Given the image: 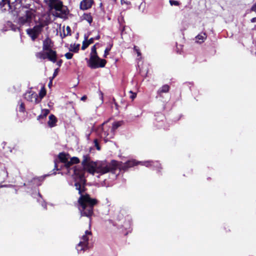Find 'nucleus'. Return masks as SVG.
<instances>
[{"instance_id": "nucleus-1", "label": "nucleus", "mask_w": 256, "mask_h": 256, "mask_svg": "<svg viewBox=\"0 0 256 256\" xmlns=\"http://www.w3.org/2000/svg\"><path fill=\"white\" fill-rule=\"evenodd\" d=\"M74 173V178L78 180L74 184L76 188L78 190L80 197L78 202L79 204V210L82 216L87 217L91 216L93 214L94 206L97 203L96 199L92 198L90 196L85 192L84 188V170L81 168L74 167L68 170V172L71 174L70 171Z\"/></svg>"}, {"instance_id": "nucleus-2", "label": "nucleus", "mask_w": 256, "mask_h": 256, "mask_svg": "<svg viewBox=\"0 0 256 256\" xmlns=\"http://www.w3.org/2000/svg\"><path fill=\"white\" fill-rule=\"evenodd\" d=\"M150 162L149 161L137 162L135 160H132L126 162L122 166L114 160H112L110 162H108L106 161L95 162L88 161L85 159L82 161V164L84 168L92 174H94L95 173L104 174L109 172H112L118 168L125 170L139 163L146 166H148L151 165Z\"/></svg>"}, {"instance_id": "nucleus-3", "label": "nucleus", "mask_w": 256, "mask_h": 256, "mask_svg": "<svg viewBox=\"0 0 256 256\" xmlns=\"http://www.w3.org/2000/svg\"><path fill=\"white\" fill-rule=\"evenodd\" d=\"M36 15L34 10L22 8L18 16V24L20 26H30L34 20Z\"/></svg>"}, {"instance_id": "nucleus-4", "label": "nucleus", "mask_w": 256, "mask_h": 256, "mask_svg": "<svg viewBox=\"0 0 256 256\" xmlns=\"http://www.w3.org/2000/svg\"><path fill=\"white\" fill-rule=\"evenodd\" d=\"M44 2L48 6L50 10H55L54 12H52V15L54 16L63 18L68 13V8L64 6L60 0H44Z\"/></svg>"}, {"instance_id": "nucleus-5", "label": "nucleus", "mask_w": 256, "mask_h": 256, "mask_svg": "<svg viewBox=\"0 0 256 256\" xmlns=\"http://www.w3.org/2000/svg\"><path fill=\"white\" fill-rule=\"evenodd\" d=\"M47 24L48 23L46 22H40L38 24H36L34 28H28L26 30V33L32 40H34L41 33L44 26Z\"/></svg>"}, {"instance_id": "nucleus-6", "label": "nucleus", "mask_w": 256, "mask_h": 256, "mask_svg": "<svg viewBox=\"0 0 256 256\" xmlns=\"http://www.w3.org/2000/svg\"><path fill=\"white\" fill-rule=\"evenodd\" d=\"M58 158L67 168H68L73 164H78L80 162L77 157L70 158L69 154L62 152L59 154Z\"/></svg>"}, {"instance_id": "nucleus-7", "label": "nucleus", "mask_w": 256, "mask_h": 256, "mask_svg": "<svg viewBox=\"0 0 256 256\" xmlns=\"http://www.w3.org/2000/svg\"><path fill=\"white\" fill-rule=\"evenodd\" d=\"M92 236L91 232L88 230L85 231V233L82 238L78 244L77 245L76 248L79 252L84 251L88 248V240Z\"/></svg>"}, {"instance_id": "nucleus-8", "label": "nucleus", "mask_w": 256, "mask_h": 256, "mask_svg": "<svg viewBox=\"0 0 256 256\" xmlns=\"http://www.w3.org/2000/svg\"><path fill=\"white\" fill-rule=\"evenodd\" d=\"M106 60L100 58L97 54L90 57L88 60V65L92 68H103L105 66Z\"/></svg>"}, {"instance_id": "nucleus-9", "label": "nucleus", "mask_w": 256, "mask_h": 256, "mask_svg": "<svg viewBox=\"0 0 256 256\" xmlns=\"http://www.w3.org/2000/svg\"><path fill=\"white\" fill-rule=\"evenodd\" d=\"M19 5L16 4V5L11 4L10 2H8L7 0H2L0 2V10L2 12H4L6 10H10L11 11L15 10L16 8V6Z\"/></svg>"}, {"instance_id": "nucleus-10", "label": "nucleus", "mask_w": 256, "mask_h": 256, "mask_svg": "<svg viewBox=\"0 0 256 256\" xmlns=\"http://www.w3.org/2000/svg\"><path fill=\"white\" fill-rule=\"evenodd\" d=\"M24 98L27 100L34 104H38L40 102V100H38V96L37 94L32 91L26 92L25 94Z\"/></svg>"}, {"instance_id": "nucleus-11", "label": "nucleus", "mask_w": 256, "mask_h": 256, "mask_svg": "<svg viewBox=\"0 0 256 256\" xmlns=\"http://www.w3.org/2000/svg\"><path fill=\"white\" fill-rule=\"evenodd\" d=\"M109 126H108L106 123H104L102 126L100 127L98 130V132L100 136L104 138L105 142L109 140L112 138H108V136H103L104 133L108 134L110 133V130H108Z\"/></svg>"}, {"instance_id": "nucleus-12", "label": "nucleus", "mask_w": 256, "mask_h": 256, "mask_svg": "<svg viewBox=\"0 0 256 256\" xmlns=\"http://www.w3.org/2000/svg\"><path fill=\"white\" fill-rule=\"evenodd\" d=\"M122 124V122H114L112 126H109L108 130H110V133H104V136H108V138H113L114 136V131Z\"/></svg>"}, {"instance_id": "nucleus-13", "label": "nucleus", "mask_w": 256, "mask_h": 256, "mask_svg": "<svg viewBox=\"0 0 256 256\" xmlns=\"http://www.w3.org/2000/svg\"><path fill=\"white\" fill-rule=\"evenodd\" d=\"M53 43L51 40L46 38L43 42L42 49L44 51H48L52 50Z\"/></svg>"}, {"instance_id": "nucleus-14", "label": "nucleus", "mask_w": 256, "mask_h": 256, "mask_svg": "<svg viewBox=\"0 0 256 256\" xmlns=\"http://www.w3.org/2000/svg\"><path fill=\"white\" fill-rule=\"evenodd\" d=\"M46 58L49 60L56 62L57 59L56 52L52 50L46 51Z\"/></svg>"}, {"instance_id": "nucleus-15", "label": "nucleus", "mask_w": 256, "mask_h": 256, "mask_svg": "<svg viewBox=\"0 0 256 256\" xmlns=\"http://www.w3.org/2000/svg\"><path fill=\"white\" fill-rule=\"evenodd\" d=\"M93 4V0H82L80 4V8L86 10L91 8Z\"/></svg>"}, {"instance_id": "nucleus-16", "label": "nucleus", "mask_w": 256, "mask_h": 256, "mask_svg": "<svg viewBox=\"0 0 256 256\" xmlns=\"http://www.w3.org/2000/svg\"><path fill=\"white\" fill-rule=\"evenodd\" d=\"M56 121V116L53 114H50L49 116V120L48 122V126L50 128L54 127L55 126Z\"/></svg>"}, {"instance_id": "nucleus-17", "label": "nucleus", "mask_w": 256, "mask_h": 256, "mask_svg": "<svg viewBox=\"0 0 256 256\" xmlns=\"http://www.w3.org/2000/svg\"><path fill=\"white\" fill-rule=\"evenodd\" d=\"M206 36L205 33H200L196 37V42L198 43H202L206 39Z\"/></svg>"}, {"instance_id": "nucleus-18", "label": "nucleus", "mask_w": 256, "mask_h": 256, "mask_svg": "<svg viewBox=\"0 0 256 256\" xmlns=\"http://www.w3.org/2000/svg\"><path fill=\"white\" fill-rule=\"evenodd\" d=\"M82 18L86 20L90 24L92 22V18L90 14H84L82 16Z\"/></svg>"}, {"instance_id": "nucleus-19", "label": "nucleus", "mask_w": 256, "mask_h": 256, "mask_svg": "<svg viewBox=\"0 0 256 256\" xmlns=\"http://www.w3.org/2000/svg\"><path fill=\"white\" fill-rule=\"evenodd\" d=\"M80 48V44H71L70 47V50L76 52H78Z\"/></svg>"}, {"instance_id": "nucleus-20", "label": "nucleus", "mask_w": 256, "mask_h": 256, "mask_svg": "<svg viewBox=\"0 0 256 256\" xmlns=\"http://www.w3.org/2000/svg\"><path fill=\"white\" fill-rule=\"evenodd\" d=\"M36 56L38 58L44 60L46 58V51H42L40 52H38L36 54Z\"/></svg>"}, {"instance_id": "nucleus-21", "label": "nucleus", "mask_w": 256, "mask_h": 256, "mask_svg": "<svg viewBox=\"0 0 256 256\" xmlns=\"http://www.w3.org/2000/svg\"><path fill=\"white\" fill-rule=\"evenodd\" d=\"M169 86L168 85H164L158 91L159 94H161L162 92H168L169 90Z\"/></svg>"}, {"instance_id": "nucleus-22", "label": "nucleus", "mask_w": 256, "mask_h": 256, "mask_svg": "<svg viewBox=\"0 0 256 256\" xmlns=\"http://www.w3.org/2000/svg\"><path fill=\"white\" fill-rule=\"evenodd\" d=\"M50 110L48 109H44L42 110V114L38 116V118H45L49 114Z\"/></svg>"}, {"instance_id": "nucleus-23", "label": "nucleus", "mask_w": 256, "mask_h": 256, "mask_svg": "<svg viewBox=\"0 0 256 256\" xmlns=\"http://www.w3.org/2000/svg\"><path fill=\"white\" fill-rule=\"evenodd\" d=\"M46 92L44 88H42L39 93L40 98H38V100H40V101L46 95Z\"/></svg>"}, {"instance_id": "nucleus-24", "label": "nucleus", "mask_w": 256, "mask_h": 256, "mask_svg": "<svg viewBox=\"0 0 256 256\" xmlns=\"http://www.w3.org/2000/svg\"><path fill=\"white\" fill-rule=\"evenodd\" d=\"M95 54H97L96 51V46L94 45L92 48L90 56H95Z\"/></svg>"}, {"instance_id": "nucleus-25", "label": "nucleus", "mask_w": 256, "mask_h": 256, "mask_svg": "<svg viewBox=\"0 0 256 256\" xmlns=\"http://www.w3.org/2000/svg\"><path fill=\"white\" fill-rule=\"evenodd\" d=\"M90 44L87 41H84L82 43V50H84Z\"/></svg>"}, {"instance_id": "nucleus-26", "label": "nucleus", "mask_w": 256, "mask_h": 256, "mask_svg": "<svg viewBox=\"0 0 256 256\" xmlns=\"http://www.w3.org/2000/svg\"><path fill=\"white\" fill-rule=\"evenodd\" d=\"M112 46H110V48H106L104 50V58H106L109 52L110 51L111 49Z\"/></svg>"}, {"instance_id": "nucleus-27", "label": "nucleus", "mask_w": 256, "mask_h": 256, "mask_svg": "<svg viewBox=\"0 0 256 256\" xmlns=\"http://www.w3.org/2000/svg\"><path fill=\"white\" fill-rule=\"evenodd\" d=\"M73 54L71 52H67L65 54L66 58L68 59H71L72 58Z\"/></svg>"}, {"instance_id": "nucleus-28", "label": "nucleus", "mask_w": 256, "mask_h": 256, "mask_svg": "<svg viewBox=\"0 0 256 256\" xmlns=\"http://www.w3.org/2000/svg\"><path fill=\"white\" fill-rule=\"evenodd\" d=\"M170 4L172 6H173V5H174V6H178L179 5L178 2L176 1V0H170Z\"/></svg>"}, {"instance_id": "nucleus-29", "label": "nucleus", "mask_w": 256, "mask_h": 256, "mask_svg": "<svg viewBox=\"0 0 256 256\" xmlns=\"http://www.w3.org/2000/svg\"><path fill=\"white\" fill-rule=\"evenodd\" d=\"M100 98V104L103 103V93L101 91H99L98 92Z\"/></svg>"}, {"instance_id": "nucleus-30", "label": "nucleus", "mask_w": 256, "mask_h": 256, "mask_svg": "<svg viewBox=\"0 0 256 256\" xmlns=\"http://www.w3.org/2000/svg\"><path fill=\"white\" fill-rule=\"evenodd\" d=\"M130 92L131 94V95L130 96V98L132 100H134L136 96V94L132 92V91H130Z\"/></svg>"}, {"instance_id": "nucleus-31", "label": "nucleus", "mask_w": 256, "mask_h": 256, "mask_svg": "<svg viewBox=\"0 0 256 256\" xmlns=\"http://www.w3.org/2000/svg\"><path fill=\"white\" fill-rule=\"evenodd\" d=\"M94 144H95V146H96V149L98 150H100V146H98V140H94Z\"/></svg>"}, {"instance_id": "nucleus-32", "label": "nucleus", "mask_w": 256, "mask_h": 256, "mask_svg": "<svg viewBox=\"0 0 256 256\" xmlns=\"http://www.w3.org/2000/svg\"><path fill=\"white\" fill-rule=\"evenodd\" d=\"M24 104L22 102L20 104V110L23 112H24Z\"/></svg>"}, {"instance_id": "nucleus-33", "label": "nucleus", "mask_w": 256, "mask_h": 256, "mask_svg": "<svg viewBox=\"0 0 256 256\" xmlns=\"http://www.w3.org/2000/svg\"><path fill=\"white\" fill-rule=\"evenodd\" d=\"M58 68H56V70H55L54 72V74H53V77L52 78H54V77H56L58 74Z\"/></svg>"}, {"instance_id": "nucleus-34", "label": "nucleus", "mask_w": 256, "mask_h": 256, "mask_svg": "<svg viewBox=\"0 0 256 256\" xmlns=\"http://www.w3.org/2000/svg\"><path fill=\"white\" fill-rule=\"evenodd\" d=\"M251 10L254 12H256V4H254V6L252 7Z\"/></svg>"}, {"instance_id": "nucleus-35", "label": "nucleus", "mask_w": 256, "mask_h": 256, "mask_svg": "<svg viewBox=\"0 0 256 256\" xmlns=\"http://www.w3.org/2000/svg\"><path fill=\"white\" fill-rule=\"evenodd\" d=\"M94 38H90L88 41H87L88 42V43L89 44H92V43L94 42Z\"/></svg>"}, {"instance_id": "nucleus-36", "label": "nucleus", "mask_w": 256, "mask_h": 256, "mask_svg": "<svg viewBox=\"0 0 256 256\" xmlns=\"http://www.w3.org/2000/svg\"><path fill=\"white\" fill-rule=\"evenodd\" d=\"M62 60H58L57 63H56V64L58 66H60L61 65H62Z\"/></svg>"}, {"instance_id": "nucleus-37", "label": "nucleus", "mask_w": 256, "mask_h": 256, "mask_svg": "<svg viewBox=\"0 0 256 256\" xmlns=\"http://www.w3.org/2000/svg\"><path fill=\"white\" fill-rule=\"evenodd\" d=\"M134 50L136 51L137 52V54H138V56H140V52H139V50L136 48V47H134Z\"/></svg>"}, {"instance_id": "nucleus-38", "label": "nucleus", "mask_w": 256, "mask_h": 256, "mask_svg": "<svg viewBox=\"0 0 256 256\" xmlns=\"http://www.w3.org/2000/svg\"><path fill=\"white\" fill-rule=\"evenodd\" d=\"M86 98H87V97L86 96H82L81 98V100L84 101L86 99Z\"/></svg>"}, {"instance_id": "nucleus-39", "label": "nucleus", "mask_w": 256, "mask_h": 256, "mask_svg": "<svg viewBox=\"0 0 256 256\" xmlns=\"http://www.w3.org/2000/svg\"><path fill=\"white\" fill-rule=\"evenodd\" d=\"M252 22H256V18H254L251 20Z\"/></svg>"}, {"instance_id": "nucleus-40", "label": "nucleus", "mask_w": 256, "mask_h": 256, "mask_svg": "<svg viewBox=\"0 0 256 256\" xmlns=\"http://www.w3.org/2000/svg\"><path fill=\"white\" fill-rule=\"evenodd\" d=\"M66 30H68V34H69V32H70V28L69 26H67V27H66Z\"/></svg>"}, {"instance_id": "nucleus-41", "label": "nucleus", "mask_w": 256, "mask_h": 256, "mask_svg": "<svg viewBox=\"0 0 256 256\" xmlns=\"http://www.w3.org/2000/svg\"><path fill=\"white\" fill-rule=\"evenodd\" d=\"M121 3H122V4H123L124 3H126L128 4V2H126L124 0H121Z\"/></svg>"}, {"instance_id": "nucleus-42", "label": "nucleus", "mask_w": 256, "mask_h": 256, "mask_svg": "<svg viewBox=\"0 0 256 256\" xmlns=\"http://www.w3.org/2000/svg\"><path fill=\"white\" fill-rule=\"evenodd\" d=\"M156 166H158L160 164L158 162H154Z\"/></svg>"}, {"instance_id": "nucleus-43", "label": "nucleus", "mask_w": 256, "mask_h": 256, "mask_svg": "<svg viewBox=\"0 0 256 256\" xmlns=\"http://www.w3.org/2000/svg\"><path fill=\"white\" fill-rule=\"evenodd\" d=\"M99 38H100V36H96V39L98 40V39H99Z\"/></svg>"}, {"instance_id": "nucleus-44", "label": "nucleus", "mask_w": 256, "mask_h": 256, "mask_svg": "<svg viewBox=\"0 0 256 256\" xmlns=\"http://www.w3.org/2000/svg\"><path fill=\"white\" fill-rule=\"evenodd\" d=\"M42 206H44V208H46V204L42 205Z\"/></svg>"}, {"instance_id": "nucleus-45", "label": "nucleus", "mask_w": 256, "mask_h": 256, "mask_svg": "<svg viewBox=\"0 0 256 256\" xmlns=\"http://www.w3.org/2000/svg\"><path fill=\"white\" fill-rule=\"evenodd\" d=\"M114 2H115L116 0H113Z\"/></svg>"}]
</instances>
